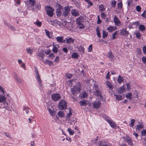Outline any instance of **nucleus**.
<instances>
[{
	"label": "nucleus",
	"mask_w": 146,
	"mask_h": 146,
	"mask_svg": "<svg viewBox=\"0 0 146 146\" xmlns=\"http://www.w3.org/2000/svg\"><path fill=\"white\" fill-rule=\"evenodd\" d=\"M96 32L97 33V34L99 38H100L101 37V36L100 35V31L99 30V27H98L96 29Z\"/></svg>",
	"instance_id": "34"
},
{
	"label": "nucleus",
	"mask_w": 146,
	"mask_h": 146,
	"mask_svg": "<svg viewBox=\"0 0 146 146\" xmlns=\"http://www.w3.org/2000/svg\"><path fill=\"white\" fill-rule=\"evenodd\" d=\"M126 85L127 86V89L128 90L131 88V86H130V84L128 83H126Z\"/></svg>",
	"instance_id": "63"
},
{
	"label": "nucleus",
	"mask_w": 146,
	"mask_h": 146,
	"mask_svg": "<svg viewBox=\"0 0 146 146\" xmlns=\"http://www.w3.org/2000/svg\"><path fill=\"white\" fill-rule=\"evenodd\" d=\"M87 95V93L86 92H84L81 94V98H85L86 97Z\"/></svg>",
	"instance_id": "35"
},
{
	"label": "nucleus",
	"mask_w": 146,
	"mask_h": 146,
	"mask_svg": "<svg viewBox=\"0 0 146 146\" xmlns=\"http://www.w3.org/2000/svg\"><path fill=\"white\" fill-rule=\"evenodd\" d=\"M120 35L124 36H127L129 35V32L127 31L126 28H124L120 30Z\"/></svg>",
	"instance_id": "9"
},
{
	"label": "nucleus",
	"mask_w": 146,
	"mask_h": 146,
	"mask_svg": "<svg viewBox=\"0 0 146 146\" xmlns=\"http://www.w3.org/2000/svg\"><path fill=\"white\" fill-rule=\"evenodd\" d=\"M135 35L136 37L138 39H140L141 37V35H140L139 32L137 31L135 33Z\"/></svg>",
	"instance_id": "41"
},
{
	"label": "nucleus",
	"mask_w": 146,
	"mask_h": 146,
	"mask_svg": "<svg viewBox=\"0 0 146 146\" xmlns=\"http://www.w3.org/2000/svg\"><path fill=\"white\" fill-rule=\"evenodd\" d=\"M45 32L46 35L49 38H51V36H50L49 32L46 29H45Z\"/></svg>",
	"instance_id": "48"
},
{
	"label": "nucleus",
	"mask_w": 146,
	"mask_h": 146,
	"mask_svg": "<svg viewBox=\"0 0 146 146\" xmlns=\"http://www.w3.org/2000/svg\"><path fill=\"white\" fill-rule=\"evenodd\" d=\"M107 118H108V117L106 116V119H107ZM106 120L107 122L110 124V126L112 128H114L115 127V123L114 122L111 121L110 119H106Z\"/></svg>",
	"instance_id": "19"
},
{
	"label": "nucleus",
	"mask_w": 146,
	"mask_h": 146,
	"mask_svg": "<svg viewBox=\"0 0 146 146\" xmlns=\"http://www.w3.org/2000/svg\"><path fill=\"white\" fill-rule=\"evenodd\" d=\"M136 9L137 11L139 12L141 11V8L140 6L138 5L136 7Z\"/></svg>",
	"instance_id": "57"
},
{
	"label": "nucleus",
	"mask_w": 146,
	"mask_h": 146,
	"mask_svg": "<svg viewBox=\"0 0 146 146\" xmlns=\"http://www.w3.org/2000/svg\"><path fill=\"white\" fill-rule=\"evenodd\" d=\"M113 22L115 25L117 26H119L121 25L120 21L119 20L118 17L116 16L115 15L113 18Z\"/></svg>",
	"instance_id": "12"
},
{
	"label": "nucleus",
	"mask_w": 146,
	"mask_h": 146,
	"mask_svg": "<svg viewBox=\"0 0 146 146\" xmlns=\"http://www.w3.org/2000/svg\"><path fill=\"white\" fill-rule=\"evenodd\" d=\"M101 104V103L100 102L98 101L94 103V108H98Z\"/></svg>",
	"instance_id": "20"
},
{
	"label": "nucleus",
	"mask_w": 146,
	"mask_h": 146,
	"mask_svg": "<svg viewBox=\"0 0 146 146\" xmlns=\"http://www.w3.org/2000/svg\"><path fill=\"white\" fill-rule=\"evenodd\" d=\"M62 6L58 4V8L56 10V15L57 16H60L62 15L61 11Z\"/></svg>",
	"instance_id": "13"
},
{
	"label": "nucleus",
	"mask_w": 146,
	"mask_h": 146,
	"mask_svg": "<svg viewBox=\"0 0 146 146\" xmlns=\"http://www.w3.org/2000/svg\"><path fill=\"white\" fill-rule=\"evenodd\" d=\"M83 21V17H80L77 19V23L78 25H81L83 24L82 23Z\"/></svg>",
	"instance_id": "18"
},
{
	"label": "nucleus",
	"mask_w": 146,
	"mask_h": 146,
	"mask_svg": "<svg viewBox=\"0 0 146 146\" xmlns=\"http://www.w3.org/2000/svg\"><path fill=\"white\" fill-rule=\"evenodd\" d=\"M6 100L5 96L0 95V102H3L1 104L3 108L7 110H10V107L8 105V103L5 101Z\"/></svg>",
	"instance_id": "3"
},
{
	"label": "nucleus",
	"mask_w": 146,
	"mask_h": 146,
	"mask_svg": "<svg viewBox=\"0 0 146 146\" xmlns=\"http://www.w3.org/2000/svg\"><path fill=\"white\" fill-rule=\"evenodd\" d=\"M68 109L69 110V113H67L66 115V118L67 119H70V116L72 114V113L71 111V109L69 108H68Z\"/></svg>",
	"instance_id": "28"
},
{
	"label": "nucleus",
	"mask_w": 146,
	"mask_h": 146,
	"mask_svg": "<svg viewBox=\"0 0 146 146\" xmlns=\"http://www.w3.org/2000/svg\"><path fill=\"white\" fill-rule=\"evenodd\" d=\"M99 10L100 11H103L105 10L104 5H100L99 7Z\"/></svg>",
	"instance_id": "42"
},
{
	"label": "nucleus",
	"mask_w": 146,
	"mask_h": 146,
	"mask_svg": "<svg viewBox=\"0 0 146 146\" xmlns=\"http://www.w3.org/2000/svg\"><path fill=\"white\" fill-rule=\"evenodd\" d=\"M141 134L142 135H146V130L143 129L141 131Z\"/></svg>",
	"instance_id": "55"
},
{
	"label": "nucleus",
	"mask_w": 146,
	"mask_h": 146,
	"mask_svg": "<svg viewBox=\"0 0 146 146\" xmlns=\"http://www.w3.org/2000/svg\"><path fill=\"white\" fill-rule=\"evenodd\" d=\"M92 44H91L89 46L88 48V52H91L92 50Z\"/></svg>",
	"instance_id": "58"
},
{
	"label": "nucleus",
	"mask_w": 146,
	"mask_h": 146,
	"mask_svg": "<svg viewBox=\"0 0 146 146\" xmlns=\"http://www.w3.org/2000/svg\"><path fill=\"white\" fill-rule=\"evenodd\" d=\"M49 57L51 58L52 59H53L54 58V56L53 53H52L50 54Z\"/></svg>",
	"instance_id": "59"
},
{
	"label": "nucleus",
	"mask_w": 146,
	"mask_h": 146,
	"mask_svg": "<svg viewBox=\"0 0 146 146\" xmlns=\"http://www.w3.org/2000/svg\"><path fill=\"white\" fill-rule=\"evenodd\" d=\"M87 83L90 86V88H91L92 86L95 91L93 92L95 96L102 98H103L101 92L102 90L98 87V85L96 84V82H94V79L88 80L87 82Z\"/></svg>",
	"instance_id": "1"
},
{
	"label": "nucleus",
	"mask_w": 146,
	"mask_h": 146,
	"mask_svg": "<svg viewBox=\"0 0 146 146\" xmlns=\"http://www.w3.org/2000/svg\"><path fill=\"white\" fill-rule=\"evenodd\" d=\"M106 85L109 88L108 90L109 92L111 93L113 92V86L111 83L109 81H106Z\"/></svg>",
	"instance_id": "10"
},
{
	"label": "nucleus",
	"mask_w": 146,
	"mask_h": 146,
	"mask_svg": "<svg viewBox=\"0 0 146 146\" xmlns=\"http://www.w3.org/2000/svg\"><path fill=\"white\" fill-rule=\"evenodd\" d=\"M15 78L17 81L19 83H21L22 81V79L21 78H19L18 76L17 75L15 76Z\"/></svg>",
	"instance_id": "36"
},
{
	"label": "nucleus",
	"mask_w": 146,
	"mask_h": 146,
	"mask_svg": "<svg viewBox=\"0 0 146 146\" xmlns=\"http://www.w3.org/2000/svg\"><path fill=\"white\" fill-rule=\"evenodd\" d=\"M65 39L66 40V43L67 44H73L74 42V39L71 37L66 38Z\"/></svg>",
	"instance_id": "15"
},
{
	"label": "nucleus",
	"mask_w": 146,
	"mask_h": 146,
	"mask_svg": "<svg viewBox=\"0 0 146 146\" xmlns=\"http://www.w3.org/2000/svg\"><path fill=\"white\" fill-rule=\"evenodd\" d=\"M142 60L143 62L146 65V56L142 57Z\"/></svg>",
	"instance_id": "53"
},
{
	"label": "nucleus",
	"mask_w": 146,
	"mask_h": 146,
	"mask_svg": "<svg viewBox=\"0 0 146 146\" xmlns=\"http://www.w3.org/2000/svg\"><path fill=\"white\" fill-rule=\"evenodd\" d=\"M51 98L53 101H56L60 100V96L59 94H54L51 96Z\"/></svg>",
	"instance_id": "8"
},
{
	"label": "nucleus",
	"mask_w": 146,
	"mask_h": 146,
	"mask_svg": "<svg viewBox=\"0 0 146 146\" xmlns=\"http://www.w3.org/2000/svg\"><path fill=\"white\" fill-rule=\"evenodd\" d=\"M106 14L104 12H102L101 14V17L104 19H105L106 17Z\"/></svg>",
	"instance_id": "47"
},
{
	"label": "nucleus",
	"mask_w": 146,
	"mask_h": 146,
	"mask_svg": "<svg viewBox=\"0 0 146 146\" xmlns=\"http://www.w3.org/2000/svg\"><path fill=\"white\" fill-rule=\"evenodd\" d=\"M132 94L131 93H129L128 94L126 95V97L127 98L129 99V100H131L132 98Z\"/></svg>",
	"instance_id": "40"
},
{
	"label": "nucleus",
	"mask_w": 146,
	"mask_h": 146,
	"mask_svg": "<svg viewBox=\"0 0 146 146\" xmlns=\"http://www.w3.org/2000/svg\"><path fill=\"white\" fill-rule=\"evenodd\" d=\"M99 146H111L110 145H108L107 144H103L100 143L99 145Z\"/></svg>",
	"instance_id": "64"
},
{
	"label": "nucleus",
	"mask_w": 146,
	"mask_h": 146,
	"mask_svg": "<svg viewBox=\"0 0 146 146\" xmlns=\"http://www.w3.org/2000/svg\"><path fill=\"white\" fill-rule=\"evenodd\" d=\"M68 131L69 134L71 135H72L74 133V130L71 129L70 128H69L68 129Z\"/></svg>",
	"instance_id": "38"
},
{
	"label": "nucleus",
	"mask_w": 146,
	"mask_h": 146,
	"mask_svg": "<svg viewBox=\"0 0 146 146\" xmlns=\"http://www.w3.org/2000/svg\"><path fill=\"white\" fill-rule=\"evenodd\" d=\"M145 26L143 25H140L139 26V30L141 31H143L145 30Z\"/></svg>",
	"instance_id": "29"
},
{
	"label": "nucleus",
	"mask_w": 146,
	"mask_h": 146,
	"mask_svg": "<svg viewBox=\"0 0 146 146\" xmlns=\"http://www.w3.org/2000/svg\"><path fill=\"white\" fill-rule=\"evenodd\" d=\"M71 56L72 58L77 59L78 57V55L76 52H74L72 53Z\"/></svg>",
	"instance_id": "30"
},
{
	"label": "nucleus",
	"mask_w": 146,
	"mask_h": 146,
	"mask_svg": "<svg viewBox=\"0 0 146 146\" xmlns=\"http://www.w3.org/2000/svg\"><path fill=\"white\" fill-rule=\"evenodd\" d=\"M58 115L60 117H62L64 116V112L60 111L57 113Z\"/></svg>",
	"instance_id": "22"
},
{
	"label": "nucleus",
	"mask_w": 146,
	"mask_h": 146,
	"mask_svg": "<svg viewBox=\"0 0 146 146\" xmlns=\"http://www.w3.org/2000/svg\"><path fill=\"white\" fill-rule=\"evenodd\" d=\"M36 77L37 81L39 83H40L41 82V79L40 77L39 76V74L36 75Z\"/></svg>",
	"instance_id": "50"
},
{
	"label": "nucleus",
	"mask_w": 146,
	"mask_h": 146,
	"mask_svg": "<svg viewBox=\"0 0 146 146\" xmlns=\"http://www.w3.org/2000/svg\"><path fill=\"white\" fill-rule=\"evenodd\" d=\"M52 50L53 52L54 53H56L58 52L57 47L56 46H54Z\"/></svg>",
	"instance_id": "45"
},
{
	"label": "nucleus",
	"mask_w": 146,
	"mask_h": 146,
	"mask_svg": "<svg viewBox=\"0 0 146 146\" xmlns=\"http://www.w3.org/2000/svg\"><path fill=\"white\" fill-rule=\"evenodd\" d=\"M56 39L58 42L61 43L62 42V40L63 39V36H58L56 38Z\"/></svg>",
	"instance_id": "23"
},
{
	"label": "nucleus",
	"mask_w": 146,
	"mask_h": 146,
	"mask_svg": "<svg viewBox=\"0 0 146 146\" xmlns=\"http://www.w3.org/2000/svg\"><path fill=\"white\" fill-rule=\"evenodd\" d=\"M84 47L82 46H80L78 47V50L82 52L83 54L84 53Z\"/></svg>",
	"instance_id": "31"
},
{
	"label": "nucleus",
	"mask_w": 146,
	"mask_h": 146,
	"mask_svg": "<svg viewBox=\"0 0 146 146\" xmlns=\"http://www.w3.org/2000/svg\"><path fill=\"white\" fill-rule=\"evenodd\" d=\"M35 1L33 0H29L27 1L26 2V4L27 5H29L31 7L33 6L35 4Z\"/></svg>",
	"instance_id": "16"
},
{
	"label": "nucleus",
	"mask_w": 146,
	"mask_h": 146,
	"mask_svg": "<svg viewBox=\"0 0 146 146\" xmlns=\"http://www.w3.org/2000/svg\"><path fill=\"white\" fill-rule=\"evenodd\" d=\"M124 140L129 146H132L133 145L132 140L129 136L127 137Z\"/></svg>",
	"instance_id": "11"
},
{
	"label": "nucleus",
	"mask_w": 146,
	"mask_h": 146,
	"mask_svg": "<svg viewBox=\"0 0 146 146\" xmlns=\"http://www.w3.org/2000/svg\"><path fill=\"white\" fill-rule=\"evenodd\" d=\"M118 8L119 10H121L122 8L123 4L122 1H120L117 3Z\"/></svg>",
	"instance_id": "25"
},
{
	"label": "nucleus",
	"mask_w": 146,
	"mask_h": 146,
	"mask_svg": "<svg viewBox=\"0 0 146 146\" xmlns=\"http://www.w3.org/2000/svg\"><path fill=\"white\" fill-rule=\"evenodd\" d=\"M143 52L145 54H146V46H143Z\"/></svg>",
	"instance_id": "61"
},
{
	"label": "nucleus",
	"mask_w": 146,
	"mask_h": 146,
	"mask_svg": "<svg viewBox=\"0 0 146 146\" xmlns=\"http://www.w3.org/2000/svg\"><path fill=\"white\" fill-rule=\"evenodd\" d=\"M44 56V54L43 51L42 50H41V51L38 52L36 56L40 60L42 61H44L43 58Z\"/></svg>",
	"instance_id": "7"
},
{
	"label": "nucleus",
	"mask_w": 146,
	"mask_h": 146,
	"mask_svg": "<svg viewBox=\"0 0 146 146\" xmlns=\"http://www.w3.org/2000/svg\"><path fill=\"white\" fill-rule=\"evenodd\" d=\"M51 52V50L50 49H49L48 50H47L45 51V53L46 54H48Z\"/></svg>",
	"instance_id": "62"
},
{
	"label": "nucleus",
	"mask_w": 146,
	"mask_h": 146,
	"mask_svg": "<svg viewBox=\"0 0 146 146\" xmlns=\"http://www.w3.org/2000/svg\"><path fill=\"white\" fill-rule=\"evenodd\" d=\"M118 34V31H116L115 32H114V33H113L112 34V39H114L115 38H116L117 37L116 36V35L117 34Z\"/></svg>",
	"instance_id": "43"
},
{
	"label": "nucleus",
	"mask_w": 146,
	"mask_h": 146,
	"mask_svg": "<svg viewBox=\"0 0 146 146\" xmlns=\"http://www.w3.org/2000/svg\"><path fill=\"white\" fill-rule=\"evenodd\" d=\"M45 10L47 15L50 17H52L54 15V9L50 6H46L45 7Z\"/></svg>",
	"instance_id": "6"
},
{
	"label": "nucleus",
	"mask_w": 146,
	"mask_h": 146,
	"mask_svg": "<svg viewBox=\"0 0 146 146\" xmlns=\"http://www.w3.org/2000/svg\"><path fill=\"white\" fill-rule=\"evenodd\" d=\"M124 80L123 77H121L120 75L118 76V78L117 80V81L119 83L123 82Z\"/></svg>",
	"instance_id": "24"
},
{
	"label": "nucleus",
	"mask_w": 146,
	"mask_h": 146,
	"mask_svg": "<svg viewBox=\"0 0 146 146\" xmlns=\"http://www.w3.org/2000/svg\"><path fill=\"white\" fill-rule=\"evenodd\" d=\"M23 110H25L26 113L28 114L29 112V110H30L29 109H27V108L24 107L23 109Z\"/></svg>",
	"instance_id": "56"
},
{
	"label": "nucleus",
	"mask_w": 146,
	"mask_h": 146,
	"mask_svg": "<svg viewBox=\"0 0 146 146\" xmlns=\"http://www.w3.org/2000/svg\"><path fill=\"white\" fill-rule=\"evenodd\" d=\"M59 60V57L58 56H56L54 60V62H58Z\"/></svg>",
	"instance_id": "60"
},
{
	"label": "nucleus",
	"mask_w": 146,
	"mask_h": 146,
	"mask_svg": "<svg viewBox=\"0 0 146 146\" xmlns=\"http://www.w3.org/2000/svg\"><path fill=\"white\" fill-rule=\"evenodd\" d=\"M71 13L73 16L75 17L78 16L79 15V11L75 9H72L71 10Z\"/></svg>",
	"instance_id": "14"
},
{
	"label": "nucleus",
	"mask_w": 146,
	"mask_h": 146,
	"mask_svg": "<svg viewBox=\"0 0 146 146\" xmlns=\"http://www.w3.org/2000/svg\"><path fill=\"white\" fill-rule=\"evenodd\" d=\"M67 102L64 100H60L58 105V107L60 110H65L67 108Z\"/></svg>",
	"instance_id": "5"
},
{
	"label": "nucleus",
	"mask_w": 146,
	"mask_h": 146,
	"mask_svg": "<svg viewBox=\"0 0 146 146\" xmlns=\"http://www.w3.org/2000/svg\"><path fill=\"white\" fill-rule=\"evenodd\" d=\"M26 50L29 54H32L33 51L29 48H27L26 49Z\"/></svg>",
	"instance_id": "49"
},
{
	"label": "nucleus",
	"mask_w": 146,
	"mask_h": 146,
	"mask_svg": "<svg viewBox=\"0 0 146 146\" xmlns=\"http://www.w3.org/2000/svg\"><path fill=\"white\" fill-rule=\"evenodd\" d=\"M62 10V16L64 18H68L70 11V8L68 6H66L63 8Z\"/></svg>",
	"instance_id": "4"
},
{
	"label": "nucleus",
	"mask_w": 146,
	"mask_h": 146,
	"mask_svg": "<svg viewBox=\"0 0 146 146\" xmlns=\"http://www.w3.org/2000/svg\"><path fill=\"white\" fill-rule=\"evenodd\" d=\"M107 30L110 32H112L113 31H114V28L113 27L110 26L107 28Z\"/></svg>",
	"instance_id": "39"
},
{
	"label": "nucleus",
	"mask_w": 146,
	"mask_h": 146,
	"mask_svg": "<svg viewBox=\"0 0 146 146\" xmlns=\"http://www.w3.org/2000/svg\"><path fill=\"white\" fill-rule=\"evenodd\" d=\"M125 90V88L123 86L122 87L120 88L118 92H119V93L120 94H121Z\"/></svg>",
	"instance_id": "32"
},
{
	"label": "nucleus",
	"mask_w": 146,
	"mask_h": 146,
	"mask_svg": "<svg viewBox=\"0 0 146 146\" xmlns=\"http://www.w3.org/2000/svg\"><path fill=\"white\" fill-rule=\"evenodd\" d=\"M108 33L106 31H103L102 33V38H105L108 35Z\"/></svg>",
	"instance_id": "26"
},
{
	"label": "nucleus",
	"mask_w": 146,
	"mask_h": 146,
	"mask_svg": "<svg viewBox=\"0 0 146 146\" xmlns=\"http://www.w3.org/2000/svg\"><path fill=\"white\" fill-rule=\"evenodd\" d=\"M135 121V120L134 119H132L131 120V124L129 125V126H130L131 127H133L134 125V123Z\"/></svg>",
	"instance_id": "44"
},
{
	"label": "nucleus",
	"mask_w": 146,
	"mask_h": 146,
	"mask_svg": "<svg viewBox=\"0 0 146 146\" xmlns=\"http://www.w3.org/2000/svg\"><path fill=\"white\" fill-rule=\"evenodd\" d=\"M114 96H115L116 99L118 100H121L123 99L122 96V95H117L115 94H114Z\"/></svg>",
	"instance_id": "27"
},
{
	"label": "nucleus",
	"mask_w": 146,
	"mask_h": 146,
	"mask_svg": "<svg viewBox=\"0 0 146 146\" xmlns=\"http://www.w3.org/2000/svg\"><path fill=\"white\" fill-rule=\"evenodd\" d=\"M107 56L108 58L111 59V61H112L114 58V56L112 54L111 51L110 50L109 51L107 55Z\"/></svg>",
	"instance_id": "17"
},
{
	"label": "nucleus",
	"mask_w": 146,
	"mask_h": 146,
	"mask_svg": "<svg viewBox=\"0 0 146 146\" xmlns=\"http://www.w3.org/2000/svg\"><path fill=\"white\" fill-rule=\"evenodd\" d=\"M44 62L45 64H47L50 66L52 64V62L48 60H46L45 61H44Z\"/></svg>",
	"instance_id": "37"
},
{
	"label": "nucleus",
	"mask_w": 146,
	"mask_h": 146,
	"mask_svg": "<svg viewBox=\"0 0 146 146\" xmlns=\"http://www.w3.org/2000/svg\"><path fill=\"white\" fill-rule=\"evenodd\" d=\"M116 4V1H113L111 3V6L113 7H115Z\"/></svg>",
	"instance_id": "46"
},
{
	"label": "nucleus",
	"mask_w": 146,
	"mask_h": 146,
	"mask_svg": "<svg viewBox=\"0 0 146 146\" xmlns=\"http://www.w3.org/2000/svg\"><path fill=\"white\" fill-rule=\"evenodd\" d=\"M35 7L36 9L40 10L41 7V5L39 3H37Z\"/></svg>",
	"instance_id": "51"
},
{
	"label": "nucleus",
	"mask_w": 146,
	"mask_h": 146,
	"mask_svg": "<svg viewBox=\"0 0 146 146\" xmlns=\"http://www.w3.org/2000/svg\"><path fill=\"white\" fill-rule=\"evenodd\" d=\"M86 102V101L85 100H83L82 101H80L79 102V103L81 106H85L87 104Z\"/></svg>",
	"instance_id": "33"
},
{
	"label": "nucleus",
	"mask_w": 146,
	"mask_h": 146,
	"mask_svg": "<svg viewBox=\"0 0 146 146\" xmlns=\"http://www.w3.org/2000/svg\"><path fill=\"white\" fill-rule=\"evenodd\" d=\"M98 17V21H97V23L98 24H100L102 23V21L100 19V16L99 15H98L97 16Z\"/></svg>",
	"instance_id": "52"
},
{
	"label": "nucleus",
	"mask_w": 146,
	"mask_h": 146,
	"mask_svg": "<svg viewBox=\"0 0 146 146\" xmlns=\"http://www.w3.org/2000/svg\"><path fill=\"white\" fill-rule=\"evenodd\" d=\"M34 24L39 27H41L42 25L41 22L40 21H36L34 23Z\"/></svg>",
	"instance_id": "54"
},
{
	"label": "nucleus",
	"mask_w": 146,
	"mask_h": 146,
	"mask_svg": "<svg viewBox=\"0 0 146 146\" xmlns=\"http://www.w3.org/2000/svg\"><path fill=\"white\" fill-rule=\"evenodd\" d=\"M81 83L78 82L74 86L70 89L72 94L74 95L78 94L80 92L82 88Z\"/></svg>",
	"instance_id": "2"
},
{
	"label": "nucleus",
	"mask_w": 146,
	"mask_h": 146,
	"mask_svg": "<svg viewBox=\"0 0 146 146\" xmlns=\"http://www.w3.org/2000/svg\"><path fill=\"white\" fill-rule=\"evenodd\" d=\"M143 128V126L142 124H140L139 125H137V127L136 129V131L138 130L139 131L140 130Z\"/></svg>",
	"instance_id": "21"
}]
</instances>
